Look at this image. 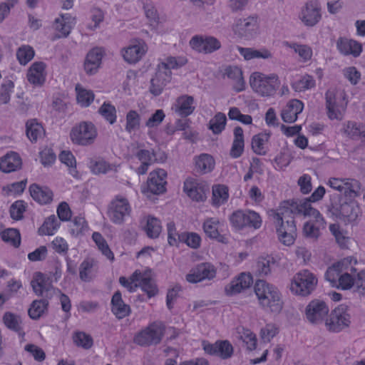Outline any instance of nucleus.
<instances>
[{
  "label": "nucleus",
  "mask_w": 365,
  "mask_h": 365,
  "mask_svg": "<svg viewBox=\"0 0 365 365\" xmlns=\"http://www.w3.org/2000/svg\"><path fill=\"white\" fill-rule=\"evenodd\" d=\"M357 262L354 257L337 261L327 269L325 279L332 287L341 290H349L354 287H362L365 282V269L357 272L355 267Z\"/></svg>",
  "instance_id": "obj_1"
},
{
  "label": "nucleus",
  "mask_w": 365,
  "mask_h": 365,
  "mask_svg": "<svg viewBox=\"0 0 365 365\" xmlns=\"http://www.w3.org/2000/svg\"><path fill=\"white\" fill-rule=\"evenodd\" d=\"M34 292L42 298L32 302L28 310L31 319L37 320L47 312L51 299L58 292L52 285L50 279L41 272H36L31 282Z\"/></svg>",
  "instance_id": "obj_2"
},
{
  "label": "nucleus",
  "mask_w": 365,
  "mask_h": 365,
  "mask_svg": "<svg viewBox=\"0 0 365 365\" xmlns=\"http://www.w3.org/2000/svg\"><path fill=\"white\" fill-rule=\"evenodd\" d=\"M253 290L257 304L265 312L278 314L284 308L282 294L277 287L263 279L255 282Z\"/></svg>",
  "instance_id": "obj_3"
},
{
  "label": "nucleus",
  "mask_w": 365,
  "mask_h": 365,
  "mask_svg": "<svg viewBox=\"0 0 365 365\" xmlns=\"http://www.w3.org/2000/svg\"><path fill=\"white\" fill-rule=\"evenodd\" d=\"M325 194V188L319 186L309 196L307 201L299 205V211L303 212L307 220L303 228H324L325 220L322 215L315 208H313L309 202H315L320 200Z\"/></svg>",
  "instance_id": "obj_4"
},
{
  "label": "nucleus",
  "mask_w": 365,
  "mask_h": 365,
  "mask_svg": "<svg viewBox=\"0 0 365 365\" xmlns=\"http://www.w3.org/2000/svg\"><path fill=\"white\" fill-rule=\"evenodd\" d=\"M318 278L310 270L304 269L296 272L290 279L289 290L292 294L307 297L316 289Z\"/></svg>",
  "instance_id": "obj_5"
},
{
  "label": "nucleus",
  "mask_w": 365,
  "mask_h": 365,
  "mask_svg": "<svg viewBox=\"0 0 365 365\" xmlns=\"http://www.w3.org/2000/svg\"><path fill=\"white\" fill-rule=\"evenodd\" d=\"M252 90L262 97H273L279 90L281 81L275 73L265 75L260 72H254L250 78Z\"/></svg>",
  "instance_id": "obj_6"
},
{
  "label": "nucleus",
  "mask_w": 365,
  "mask_h": 365,
  "mask_svg": "<svg viewBox=\"0 0 365 365\" xmlns=\"http://www.w3.org/2000/svg\"><path fill=\"white\" fill-rule=\"evenodd\" d=\"M351 323L349 307L341 304L336 307L324 322L326 329L331 333H339L349 327Z\"/></svg>",
  "instance_id": "obj_7"
},
{
  "label": "nucleus",
  "mask_w": 365,
  "mask_h": 365,
  "mask_svg": "<svg viewBox=\"0 0 365 365\" xmlns=\"http://www.w3.org/2000/svg\"><path fill=\"white\" fill-rule=\"evenodd\" d=\"M328 117L331 120H341L346 109L348 100L344 92L334 93L331 90L326 92Z\"/></svg>",
  "instance_id": "obj_8"
},
{
  "label": "nucleus",
  "mask_w": 365,
  "mask_h": 365,
  "mask_svg": "<svg viewBox=\"0 0 365 365\" xmlns=\"http://www.w3.org/2000/svg\"><path fill=\"white\" fill-rule=\"evenodd\" d=\"M267 215L275 226L279 228H296L294 213L289 207L287 201L282 202L276 209L269 210Z\"/></svg>",
  "instance_id": "obj_9"
},
{
  "label": "nucleus",
  "mask_w": 365,
  "mask_h": 365,
  "mask_svg": "<svg viewBox=\"0 0 365 365\" xmlns=\"http://www.w3.org/2000/svg\"><path fill=\"white\" fill-rule=\"evenodd\" d=\"M230 221L235 228H260L262 224L260 215L250 210L234 212L230 216Z\"/></svg>",
  "instance_id": "obj_10"
},
{
  "label": "nucleus",
  "mask_w": 365,
  "mask_h": 365,
  "mask_svg": "<svg viewBox=\"0 0 365 365\" xmlns=\"http://www.w3.org/2000/svg\"><path fill=\"white\" fill-rule=\"evenodd\" d=\"M97 135V129L92 123L81 122L72 128L70 137L75 144L88 145L94 142Z\"/></svg>",
  "instance_id": "obj_11"
},
{
  "label": "nucleus",
  "mask_w": 365,
  "mask_h": 365,
  "mask_svg": "<svg viewBox=\"0 0 365 365\" xmlns=\"http://www.w3.org/2000/svg\"><path fill=\"white\" fill-rule=\"evenodd\" d=\"M163 335V325L155 322L138 333L134 337V342L142 346L158 344L161 341Z\"/></svg>",
  "instance_id": "obj_12"
},
{
  "label": "nucleus",
  "mask_w": 365,
  "mask_h": 365,
  "mask_svg": "<svg viewBox=\"0 0 365 365\" xmlns=\"http://www.w3.org/2000/svg\"><path fill=\"white\" fill-rule=\"evenodd\" d=\"M351 198H341L339 204L332 205L335 214L349 222H354L360 212L358 203Z\"/></svg>",
  "instance_id": "obj_13"
},
{
  "label": "nucleus",
  "mask_w": 365,
  "mask_h": 365,
  "mask_svg": "<svg viewBox=\"0 0 365 365\" xmlns=\"http://www.w3.org/2000/svg\"><path fill=\"white\" fill-rule=\"evenodd\" d=\"M327 185L344 194L346 197H356L359 189V182L351 178H331Z\"/></svg>",
  "instance_id": "obj_14"
},
{
  "label": "nucleus",
  "mask_w": 365,
  "mask_h": 365,
  "mask_svg": "<svg viewBox=\"0 0 365 365\" xmlns=\"http://www.w3.org/2000/svg\"><path fill=\"white\" fill-rule=\"evenodd\" d=\"M130 210V205L128 200L118 196L110 203L108 215L113 222L120 224L126 217L129 216Z\"/></svg>",
  "instance_id": "obj_15"
},
{
  "label": "nucleus",
  "mask_w": 365,
  "mask_h": 365,
  "mask_svg": "<svg viewBox=\"0 0 365 365\" xmlns=\"http://www.w3.org/2000/svg\"><path fill=\"white\" fill-rule=\"evenodd\" d=\"M183 191L192 200L203 202L207 197L209 187L207 185L202 181L188 178L184 182Z\"/></svg>",
  "instance_id": "obj_16"
},
{
  "label": "nucleus",
  "mask_w": 365,
  "mask_h": 365,
  "mask_svg": "<svg viewBox=\"0 0 365 365\" xmlns=\"http://www.w3.org/2000/svg\"><path fill=\"white\" fill-rule=\"evenodd\" d=\"M131 148L133 154L129 158L130 163L137 159L140 162V165L135 168L131 164L130 168L138 175L145 174L155 156L153 152L150 150L139 149L135 145H132Z\"/></svg>",
  "instance_id": "obj_17"
},
{
  "label": "nucleus",
  "mask_w": 365,
  "mask_h": 365,
  "mask_svg": "<svg viewBox=\"0 0 365 365\" xmlns=\"http://www.w3.org/2000/svg\"><path fill=\"white\" fill-rule=\"evenodd\" d=\"M191 48L203 53H210L218 50L220 46V42L212 36H195L190 41Z\"/></svg>",
  "instance_id": "obj_18"
},
{
  "label": "nucleus",
  "mask_w": 365,
  "mask_h": 365,
  "mask_svg": "<svg viewBox=\"0 0 365 365\" xmlns=\"http://www.w3.org/2000/svg\"><path fill=\"white\" fill-rule=\"evenodd\" d=\"M302 21L307 26L316 25L322 18L321 7L318 0H309L299 15Z\"/></svg>",
  "instance_id": "obj_19"
},
{
  "label": "nucleus",
  "mask_w": 365,
  "mask_h": 365,
  "mask_svg": "<svg viewBox=\"0 0 365 365\" xmlns=\"http://www.w3.org/2000/svg\"><path fill=\"white\" fill-rule=\"evenodd\" d=\"M216 269L210 263H200L191 269L186 275V279L190 283H197L205 279H212L215 277Z\"/></svg>",
  "instance_id": "obj_20"
},
{
  "label": "nucleus",
  "mask_w": 365,
  "mask_h": 365,
  "mask_svg": "<svg viewBox=\"0 0 365 365\" xmlns=\"http://www.w3.org/2000/svg\"><path fill=\"white\" fill-rule=\"evenodd\" d=\"M147 50V46L143 41H136L122 48L120 53L125 61L130 64H135L141 60Z\"/></svg>",
  "instance_id": "obj_21"
},
{
  "label": "nucleus",
  "mask_w": 365,
  "mask_h": 365,
  "mask_svg": "<svg viewBox=\"0 0 365 365\" xmlns=\"http://www.w3.org/2000/svg\"><path fill=\"white\" fill-rule=\"evenodd\" d=\"M329 313V307L325 302L315 299L311 301L305 309L307 319L312 324H319Z\"/></svg>",
  "instance_id": "obj_22"
},
{
  "label": "nucleus",
  "mask_w": 365,
  "mask_h": 365,
  "mask_svg": "<svg viewBox=\"0 0 365 365\" xmlns=\"http://www.w3.org/2000/svg\"><path fill=\"white\" fill-rule=\"evenodd\" d=\"M259 29L257 16H250L245 19H240L233 26L235 34L246 39L252 38Z\"/></svg>",
  "instance_id": "obj_23"
},
{
  "label": "nucleus",
  "mask_w": 365,
  "mask_h": 365,
  "mask_svg": "<svg viewBox=\"0 0 365 365\" xmlns=\"http://www.w3.org/2000/svg\"><path fill=\"white\" fill-rule=\"evenodd\" d=\"M166 177L167 173L163 169L152 171L147 181L148 190L155 195L163 193L166 190Z\"/></svg>",
  "instance_id": "obj_24"
},
{
  "label": "nucleus",
  "mask_w": 365,
  "mask_h": 365,
  "mask_svg": "<svg viewBox=\"0 0 365 365\" xmlns=\"http://www.w3.org/2000/svg\"><path fill=\"white\" fill-rule=\"evenodd\" d=\"M194 98L191 96H179L172 106V110L180 117H187L195 110Z\"/></svg>",
  "instance_id": "obj_25"
},
{
  "label": "nucleus",
  "mask_w": 365,
  "mask_h": 365,
  "mask_svg": "<svg viewBox=\"0 0 365 365\" xmlns=\"http://www.w3.org/2000/svg\"><path fill=\"white\" fill-rule=\"evenodd\" d=\"M46 63L42 61L33 63L27 72L28 81L36 86H42L46 81Z\"/></svg>",
  "instance_id": "obj_26"
},
{
  "label": "nucleus",
  "mask_w": 365,
  "mask_h": 365,
  "mask_svg": "<svg viewBox=\"0 0 365 365\" xmlns=\"http://www.w3.org/2000/svg\"><path fill=\"white\" fill-rule=\"evenodd\" d=\"M304 103L297 99L290 100L282 109L281 117L284 122L292 123L297 120L298 115L302 112Z\"/></svg>",
  "instance_id": "obj_27"
},
{
  "label": "nucleus",
  "mask_w": 365,
  "mask_h": 365,
  "mask_svg": "<svg viewBox=\"0 0 365 365\" xmlns=\"http://www.w3.org/2000/svg\"><path fill=\"white\" fill-rule=\"evenodd\" d=\"M202 348L205 353L220 357L222 359H228V341L218 340L214 344L207 341L202 342Z\"/></svg>",
  "instance_id": "obj_28"
},
{
  "label": "nucleus",
  "mask_w": 365,
  "mask_h": 365,
  "mask_svg": "<svg viewBox=\"0 0 365 365\" xmlns=\"http://www.w3.org/2000/svg\"><path fill=\"white\" fill-rule=\"evenodd\" d=\"M111 312L118 319H122L128 316L131 312L130 307L125 304L122 298L120 291H116L110 301Z\"/></svg>",
  "instance_id": "obj_29"
},
{
  "label": "nucleus",
  "mask_w": 365,
  "mask_h": 365,
  "mask_svg": "<svg viewBox=\"0 0 365 365\" xmlns=\"http://www.w3.org/2000/svg\"><path fill=\"white\" fill-rule=\"evenodd\" d=\"M103 51L101 48H94L91 50L84 62V69L88 74H93L97 72L101 63Z\"/></svg>",
  "instance_id": "obj_30"
},
{
  "label": "nucleus",
  "mask_w": 365,
  "mask_h": 365,
  "mask_svg": "<svg viewBox=\"0 0 365 365\" xmlns=\"http://www.w3.org/2000/svg\"><path fill=\"white\" fill-rule=\"evenodd\" d=\"M22 165L19 155L11 151L0 158V170L4 173H11L20 168Z\"/></svg>",
  "instance_id": "obj_31"
},
{
  "label": "nucleus",
  "mask_w": 365,
  "mask_h": 365,
  "mask_svg": "<svg viewBox=\"0 0 365 365\" xmlns=\"http://www.w3.org/2000/svg\"><path fill=\"white\" fill-rule=\"evenodd\" d=\"M336 46L340 53L344 55H353L359 56L362 51L361 43L356 41L340 37L337 42Z\"/></svg>",
  "instance_id": "obj_32"
},
{
  "label": "nucleus",
  "mask_w": 365,
  "mask_h": 365,
  "mask_svg": "<svg viewBox=\"0 0 365 365\" xmlns=\"http://www.w3.org/2000/svg\"><path fill=\"white\" fill-rule=\"evenodd\" d=\"M29 192L32 198L41 205L48 204L53 200V192L47 187L32 184L29 187Z\"/></svg>",
  "instance_id": "obj_33"
},
{
  "label": "nucleus",
  "mask_w": 365,
  "mask_h": 365,
  "mask_svg": "<svg viewBox=\"0 0 365 365\" xmlns=\"http://www.w3.org/2000/svg\"><path fill=\"white\" fill-rule=\"evenodd\" d=\"M253 283V277L249 272H242L234 278L230 285V292L240 293L248 289Z\"/></svg>",
  "instance_id": "obj_34"
},
{
  "label": "nucleus",
  "mask_w": 365,
  "mask_h": 365,
  "mask_svg": "<svg viewBox=\"0 0 365 365\" xmlns=\"http://www.w3.org/2000/svg\"><path fill=\"white\" fill-rule=\"evenodd\" d=\"M170 80L171 78L169 76V74H166L158 68L155 76L150 81V93L154 96H159Z\"/></svg>",
  "instance_id": "obj_35"
},
{
  "label": "nucleus",
  "mask_w": 365,
  "mask_h": 365,
  "mask_svg": "<svg viewBox=\"0 0 365 365\" xmlns=\"http://www.w3.org/2000/svg\"><path fill=\"white\" fill-rule=\"evenodd\" d=\"M245 148L244 132L237 126L234 129V140L230 150V155L237 158L242 155Z\"/></svg>",
  "instance_id": "obj_36"
},
{
  "label": "nucleus",
  "mask_w": 365,
  "mask_h": 365,
  "mask_svg": "<svg viewBox=\"0 0 365 365\" xmlns=\"http://www.w3.org/2000/svg\"><path fill=\"white\" fill-rule=\"evenodd\" d=\"M230 87L236 92H240L245 89L242 71L237 66H230Z\"/></svg>",
  "instance_id": "obj_37"
},
{
  "label": "nucleus",
  "mask_w": 365,
  "mask_h": 365,
  "mask_svg": "<svg viewBox=\"0 0 365 365\" xmlns=\"http://www.w3.org/2000/svg\"><path fill=\"white\" fill-rule=\"evenodd\" d=\"M73 19L69 14L61 15L55 20L53 26L59 32L58 38L66 37L69 34L73 25Z\"/></svg>",
  "instance_id": "obj_38"
},
{
  "label": "nucleus",
  "mask_w": 365,
  "mask_h": 365,
  "mask_svg": "<svg viewBox=\"0 0 365 365\" xmlns=\"http://www.w3.org/2000/svg\"><path fill=\"white\" fill-rule=\"evenodd\" d=\"M269 135L259 133L253 136L252 139V148L257 155H264L268 150V142Z\"/></svg>",
  "instance_id": "obj_39"
},
{
  "label": "nucleus",
  "mask_w": 365,
  "mask_h": 365,
  "mask_svg": "<svg viewBox=\"0 0 365 365\" xmlns=\"http://www.w3.org/2000/svg\"><path fill=\"white\" fill-rule=\"evenodd\" d=\"M187 63V60L184 57L175 58L173 56L168 57L165 61L158 64V68L162 72L169 74L171 78L172 69H175L182 66Z\"/></svg>",
  "instance_id": "obj_40"
},
{
  "label": "nucleus",
  "mask_w": 365,
  "mask_h": 365,
  "mask_svg": "<svg viewBox=\"0 0 365 365\" xmlns=\"http://www.w3.org/2000/svg\"><path fill=\"white\" fill-rule=\"evenodd\" d=\"M3 322L9 329L17 332L20 336L24 335L21 327L22 321L19 316L7 312L3 316Z\"/></svg>",
  "instance_id": "obj_41"
},
{
  "label": "nucleus",
  "mask_w": 365,
  "mask_h": 365,
  "mask_svg": "<svg viewBox=\"0 0 365 365\" xmlns=\"http://www.w3.org/2000/svg\"><path fill=\"white\" fill-rule=\"evenodd\" d=\"M215 167V160L209 154L203 153L195 158V168L197 172L205 174L211 172Z\"/></svg>",
  "instance_id": "obj_42"
},
{
  "label": "nucleus",
  "mask_w": 365,
  "mask_h": 365,
  "mask_svg": "<svg viewBox=\"0 0 365 365\" xmlns=\"http://www.w3.org/2000/svg\"><path fill=\"white\" fill-rule=\"evenodd\" d=\"M91 171L95 175L106 174L110 171H116L117 166L110 164L104 160H90L88 164Z\"/></svg>",
  "instance_id": "obj_43"
},
{
  "label": "nucleus",
  "mask_w": 365,
  "mask_h": 365,
  "mask_svg": "<svg viewBox=\"0 0 365 365\" xmlns=\"http://www.w3.org/2000/svg\"><path fill=\"white\" fill-rule=\"evenodd\" d=\"M138 284L147 294L148 298L155 296L158 293V290L154 280L145 273L140 272Z\"/></svg>",
  "instance_id": "obj_44"
},
{
  "label": "nucleus",
  "mask_w": 365,
  "mask_h": 365,
  "mask_svg": "<svg viewBox=\"0 0 365 365\" xmlns=\"http://www.w3.org/2000/svg\"><path fill=\"white\" fill-rule=\"evenodd\" d=\"M140 124L141 118L138 111L135 110H129L125 116V131L128 133H135L140 129Z\"/></svg>",
  "instance_id": "obj_45"
},
{
  "label": "nucleus",
  "mask_w": 365,
  "mask_h": 365,
  "mask_svg": "<svg viewBox=\"0 0 365 365\" xmlns=\"http://www.w3.org/2000/svg\"><path fill=\"white\" fill-rule=\"evenodd\" d=\"M0 237L6 244L18 248L21 242V234L19 230H2Z\"/></svg>",
  "instance_id": "obj_46"
},
{
  "label": "nucleus",
  "mask_w": 365,
  "mask_h": 365,
  "mask_svg": "<svg viewBox=\"0 0 365 365\" xmlns=\"http://www.w3.org/2000/svg\"><path fill=\"white\" fill-rule=\"evenodd\" d=\"M344 132L352 138H360L365 141V125L353 121H348Z\"/></svg>",
  "instance_id": "obj_47"
},
{
  "label": "nucleus",
  "mask_w": 365,
  "mask_h": 365,
  "mask_svg": "<svg viewBox=\"0 0 365 365\" xmlns=\"http://www.w3.org/2000/svg\"><path fill=\"white\" fill-rule=\"evenodd\" d=\"M59 160L68 167L69 173L73 178H78L79 174L76 169V158L71 151L63 150L59 155Z\"/></svg>",
  "instance_id": "obj_48"
},
{
  "label": "nucleus",
  "mask_w": 365,
  "mask_h": 365,
  "mask_svg": "<svg viewBox=\"0 0 365 365\" xmlns=\"http://www.w3.org/2000/svg\"><path fill=\"white\" fill-rule=\"evenodd\" d=\"M275 260L272 256L261 257L257 262V272L260 276H265L271 273L275 264Z\"/></svg>",
  "instance_id": "obj_49"
},
{
  "label": "nucleus",
  "mask_w": 365,
  "mask_h": 365,
  "mask_svg": "<svg viewBox=\"0 0 365 365\" xmlns=\"http://www.w3.org/2000/svg\"><path fill=\"white\" fill-rule=\"evenodd\" d=\"M237 333L249 350H254L256 348L257 340L252 331L244 327H238Z\"/></svg>",
  "instance_id": "obj_50"
},
{
  "label": "nucleus",
  "mask_w": 365,
  "mask_h": 365,
  "mask_svg": "<svg viewBox=\"0 0 365 365\" xmlns=\"http://www.w3.org/2000/svg\"><path fill=\"white\" fill-rule=\"evenodd\" d=\"M228 198V189L225 185H216L212 187V204L218 207Z\"/></svg>",
  "instance_id": "obj_51"
},
{
  "label": "nucleus",
  "mask_w": 365,
  "mask_h": 365,
  "mask_svg": "<svg viewBox=\"0 0 365 365\" xmlns=\"http://www.w3.org/2000/svg\"><path fill=\"white\" fill-rule=\"evenodd\" d=\"M98 113L110 124L113 125L116 122V108L110 102H104L99 108Z\"/></svg>",
  "instance_id": "obj_52"
},
{
  "label": "nucleus",
  "mask_w": 365,
  "mask_h": 365,
  "mask_svg": "<svg viewBox=\"0 0 365 365\" xmlns=\"http://www.w3.org/2000/svg\"><path fill=\"white\" fill-rule=\"evenodd\" d=\"M237 48L245 60H250L257 58H268L271 56L270 52L267 50L260 51L253 48H242L239 46H237Z\"/></svg>",
  "instance_id": "obj_53"
},
{
  "label": "nucleus",
  "mask_w": 365,
  "mask_h": 365,
  "mask_svg": "<svg viewBox=\"0 0 365 365\" xmlns=\"http://www.w3.org/2000/svg\"><path fill=\"white\" fill-rule=\"evenodd\" d=\"M78 103L83 107H88L94 100V94L92 91L85 89L77 85L76 87Z\"/></svg>",
  "instance_id": "obj_54"
},
{
  "label": "nucleus",
  "mask_w": 365,
  "mask_h": 365,
  "mask_svg": "<svg viewBox=\"0 0 365 365\" xmlns=\"http://www.w3.org/2000/svg\"><path fill=\"white\" fill-rule=\"evenodd\" d=\"M43 132L42 125L35 120H29L26 123V135L31 141H36L42 135Z\"/></svg>",
  "instance_id": "obj_55"
},
{
  "label": "nucleus",
  "mask_w": 365,
  "mask_h": 365,
  "mask_svg": "<svg viewBox=\"0 0 365 365\" xmlns=\"http://www.w3.org/2000/svg\"><path fill=\"white\" fill-rule=\"evenodd\" d=\"M227 122L225 114L222 113H217L209 123V128L215 134H218L225 129Z\"/></svg>",
  "instance_id": "obj_56"
},
{
  "label": "nucleus",
  "mask_w": 365,
  "mask_h": 365,
  "mask_svg": "<svg viewBox=\"0 0 365 365\" xmlns=\"http://www.w3.org/2000/svg\"><path fill=\"white\" fill-rule=\"evenodd\" d=\"M96 262L93 259H86L80 264L79 277L84 282H90L92 279L91 272Z\"/></svg>",
  "instance_id": "obj_57"
},
{
  "label": "nucleus",
  "mask_w": 365,
  "mask_h": 365,
  "mask_svg": "<svg viewBox=\"0 0 365 365\" xmlns=\"http://www.w3.org/2000/svg\"><path fill=\"white\" fill-rule=\"evenodd\" d=\"M139 277H140V272L135 270L128 279L125 277H120L119 282L123 287L127 288L130 292H134L138 287V282L139 281Z\"/></svg>",
  "instance_id": "obj_58"
},
{
  "label": "nucleus",
  "mask_w": 365,
  "mask_h": 365,
  "mask_svg": "<svg viewBox=\"0 0 365 365\" xmlns=\"http://www.w3.org/2000/svg\"><path fill=\"white\" fill-rule=\"evenodd\" d=\"M34 50L29 45L19 47L16 51V58L21 65L27 64L34 56Z\"/></svg>",
  "instance_id": "obj_59"
},
{
  "label": "nucleus",
  "mask_w": 365,
  "mask_h": 365,
  "mask_svg": "<svg viewBox=\"0 0 365 365\" xmlns=\"http://www.w3.org/2000/svg\"><path fill=\"white\" fill-rule=\"evenodd\" d=\"M284 44L287 46L293 48L294 51L299 54L304 62L311 59L312 56V49L309 46L294 43H290L289 42H285Z\"/></svg>",
  "instance_id": "obj_60"
},
{
  "label": "nucleus",
  "mask_w": 365,
  "mask_h": 365,
  "mask_svg": "<svg viewBox=\"0 0 365 365\" xmlns=\"http://www.w3.org/2000/svg\"><path fill=\"white\" fill-rule=\"evenodd\" d=\"M279 327L273 323H268L259 331V336L264 342H270L278 334Z\"/></svg>",
  "instance_id": "obj_61"
},
{
  "label": "nucleus",
  "mask_w": 365,
  "mask_h": 365,
  "mask_svg": "<svg viewBox=\"0 0 365 365\" xmlns=\"http://www.w3.org/2000/svg\"><path fill=\"white\" fill-rule=\"evenodd\" d=\"M26 182L24 181L16 182L4 186L2 191L5 195L16 196L21 194L26 188Z\"/></svg>",
  "instance_id": "obj_62"
},
{
  "label": "nucleus",
  "mask_w": 365,
  "mask_h": 365,
  "mask_svg": "<svg viewBox=\"0 0 365 365\" xmlns=\"http://www.w3.org/2000/svg\"><path fill=\"white\" fill-rule=\"evenodd\" d=\"M316 82L313 76L306 74L293 84V88L297 91H304L315 86Z\"/></svg>",
  "instance_id": "obj_63"
},
{
  "label": "nucleus",
  "mask_w": 365,
  "mask_h": 365,
  "mask_svg": "<svg viewBox=\"0 0 365 365\" xmlns=\"http://www.w3.org/2000/svg\"><path fill=\"white\" fill-rule=\"evenodd\" d=\"M277 237L279 242L286 246L294 244L297 234L295 230H277Z\"/></svg>",
  "instance_id": "obj_64"
}]
</instances>
